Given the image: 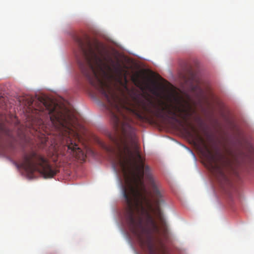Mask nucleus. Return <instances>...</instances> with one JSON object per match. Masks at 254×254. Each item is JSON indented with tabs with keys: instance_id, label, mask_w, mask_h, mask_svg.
Instances as JSON below:
<instances>
[{
	"instance_id": "423d86ee",
	"label": "nucleus",
	"mask_w": 254,
	"mask_h": 254,
	"mask_svg": "<svg viewBox=\"0 0 254 254\" xmlns=\"http://www.w3.org/2000/svg\"><path fill=\"white\" fill-rule=\"evenodd\" d=\"M0 130L8 137L12 139L14 138L13 132L5 125L1 124L0 125Z\"/></svg>"
},
{
	"instance_id": "39448f33",
	"label": "nucleus",
	"mask_w": 254,
	"mask_h": 254,
	"mask_svg": "<svg viewBox=\"0 0 254 254\" xmlns=\"http://www.w3.org/2000/svg\"><path fill=\"white\" fill-rule=\"evenodd\" d=\"M140 77V74L136 73L131 77V80L136 86L143 90L145 89V86Z\"/></svg>"
},
{
	"instance_id": "6e6552de",
	"label": "nucleus",
	"mask_w": 254,
	"mask_h": 254,
	"mask_svg": "<svg viewBox=\"0 0 254 254\" xmlns=\"http://www.w3.org/2000/svg\"><path fill=\"white\" fill-rule=\"evenodd\" d=\"M47 141V140L46 139H44V140L43 141H42V143L43 144V145H44V144H46ZM42 147H44V146H42Z\"/></svg>"
},
{
	"instance_id": "1a4fd4ad",
	"label": "nucleus",
	"mask_w": 254,
	"mask_h": 254,
	"mask_svg": "<svg viewBox=\"0 0 254 254\" xmlns=\"http://www.w3.org/2000/svg\"><path fill=\"white\" fill-rule=\"evenodd\" d=\"M166 230V229H164V232H165Z\"/></svg>"
},
{
	"instance_id": "f03ea898",
	"label": "nucleus",
	"mask_w": 254,
	"mask_h": 254,
	"mask_svg": "<svg viewBox=\"0 0 254 254\" xmlns=\"http://www.w3.org/2000/svg\"><path fill=\"white\" fill-rule=\"evenodd\" d=\"M197 136L207 151L209 169L221 187L227 191L232 187L230 175L233 170L234 164L237 162V153L231 148H225V154L218 150L213 154L207 148L203 138L198 134Z\"/></svg>"
},
{
	"instance_id": "f257e3e1",
	"label": "nucleus",
	"mask_w": 254,
	"mask_h": 254,
	"mask_svg": "<svg viewBox=\"0 0 254 254\" xmlns=\"http://www.w3.org/2000/svg\"><path fill=\"white\" fill-rule=\"evenodd\" d=\"M39 111V126L45 128L47 134L55 136V143L60 153L69 159L75 158L84 161L85 155L78 146L80 135L75 127L77 119L64 106L60 105L47 96H41L34 103Z\"/></svg>"
},
{
	"instance_id": "20e7f679",
	"label": "nucleus",
	"mask_w": 254,
	"mask_h": 254,
	"mask_svg": "<svg viewBox=\"0 0 254 254\" xmlns=\"http://www.w3.org/2000/svg\"><path fill=\"white\" fill-rule=\"evenodd\" d=\"M20 166L28 173L32 174L38 171L45 178L53 177L57 173L45 158L33 151L23 156Z\"/></svg>"
},
{
	"instance_id": "0eeeda50",
	"label": "nucleus",
	"mask_w": 254,
	"mask_h": 254,
	"mask_svg": "<svg viewBox=\"0 0 254 254\" xmlns=\"http://www.w3.org/2000/svg\"><path fill=\"white\" fill-rule=\"evenodd\" d=\"M146 88L148 89L153 95L157 96H160L158 87L155 85L154 83H153V86L152 87L148 84H146Z\"/></svg>"
},
{
	"instance_id": "7ed1b4c3",
	"label": "nucleus",
	"mask_w": 254,
	"mask_h": 254,
	"mask_svg": "<svg viewBox=\"0 0 254 254\" xmlns=\"http://www.w3.org/2000/svg\"><path fill=\"white\" fill-rule=\"evenodd\" d=\"M170 104L168 105L163 102L161 104L164 105L158 109L156 113L157 117H162V112L166 111L171 116V119L179 124H185L190 127L192 131L197 134L195 127L189 122L190 118L195 113V110L193 107L194 103L192 102L190 97L187 95L186 99L173 95L168 98Z\"/></svg>"
}]
</instances>
